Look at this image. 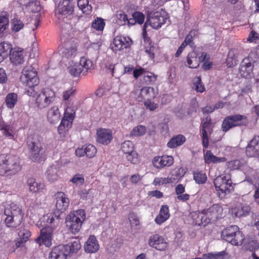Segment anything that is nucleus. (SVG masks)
Masks as SVG:
<instances>
[{
	"mask_svg": "<svg viewBox=\"0 0 259 259\" xmlns=\"http://www.w3.org/2000/svg\"><path fill=\"white\" fill-rule=\"evenodd\" d=\"M247 41L250 43L257 44L259 42V34L254 30L249 33Z\"/></svg>",
	"mask_w": 259,
	"mask_h": 259,
	"instance_id": "63",
	"label": "nucleus"
},
{
	"mask_svg": "<svg viewBox=\"0 0 259 259\" xmlns=\"http://www.w3.org/2000/svg\"><path fill=\"white\" fill-rule=\"evenodd\" d=\"M21 169L19 157L12 154H0V176L15 175Z\"/></svg>",
	"mask_w": 259,
	"mask_h": 259,
	"instance_id": "1",
	"label": "nucleus"
},
{
	"mask_svg": "<svg viewBox=\"0 0 259 259\" xmlns=\"http://www.w3.org/2000/svg\"><path fill=\"white\" fill-rule=\"evenodd\" d=\"M85 216L83 209L73 211L67 215L65 221L66 226L72 234H76L79 232Z\"/></svg>",
	"mask_w": 259,
	"mask_h": 259,
	"instance_id": "3",
	"label": "nucleus"
},
{
	"mask_svg": "<svg viewBox=\"0 0 259 259\" xmlns=\"http://www.w3.org/2000/svg\"><path fill=\"white\" fill-rule=\"evenodd\" d=\"M100 248L98 241L94 235H90L84 245V250L87 253L97 252Z\"/></svg>",
	"mask_w": 259,
	"mask_h": 259,
	"instance_id": "27",
	"label": "nucleus"
},
{
	"mask_svg": "<svg viewBox=\"0 0 259 259\" xmlns=\"http://www.w3.org/2000/svg\"><path fill=\"white\" fill-rule=\"evenodd\" d=\"M73 12L74 5L70 0H60L56 9V14L58 15H70Z\"/></svg>",
	"mask_w": 259,
	"mask_h": 259,
	"instance_id": "17",
	"label": "nucleus"
},
{
	"mask_svg": "<svg viewBox=\"0 0 259 259\" xmlns=\"http://www.w3.org/2000/svg\"><path fill=\"white\" fill-rule=\"evenodd\" d=\"M250 211V208L247 205L240 204L232 208L233 215L235 217H241L248 215Z\"/></svg>",
	"mask_w": 259,
	"mask_h": 259,
	"instance_id": "39",
	"label": "nucleus"
},
{
	"mask_svg": "<svg viewBox=\"0 0 259 259\" xmlns=\"http://www.w3.org/2000/svg\"><path fill=\"white\" fill-rule=\"evenodd\" d=\"M85 153L87 157L91 158L94 157L97 153L96 148L92 144H88L84 146Z\"/></svg>",
	"mask_w": 259,
	"mask_h": 259,
	"instance_id": "58",
	"label": "nucleus"
},
{
	"mask_svg": "<svg viewBox=\"0 0 259 259\" xmlns=\"http://www.w3.org/2000/svg\"><path fill=\"white\" fill-rule=\"evenodd\" d=\"M126 158L127 160L133 164H136L139 162L138 154L136 151L131 153H126Z\"/></svg>",
	"mask_w": 259,
	"mask_h": 259,
	"instance_id": "64",
	"label": "nucleus"
},
{
	"mask_svg": "<svg viewBox=\"0 0 259 259\" xmlns=\"http://www.w3.org/2000/svg\"><path fill=\"white\" fill-rule=\"evenodd\" d=\"M52 236L53 229L48 226L41 229L40 235L35 239V241L39 245L43 244L47 247H50L52 245Z\"/></svg>",
	"mask_w": 259,
	"mask_h": 259,
	"instance_id": "16",
	"label": "nucleus"
},
{
	"mask_svg": "<svg viewBox=\"0 0 259 259\" xmlns=\"http://www.w3.org/2000/svg\"><path fill=\"white\" fill-rule=\"evenodd\" d=\"M193 179L196 183L203 184L206 182L207 177L206 174L203 171H196L193 172Z\"/></svg>",
	"mask_w": 259,
	"mask_h": 259,
	"instance_id": "48",
	"label": "nucleus"
},
{
	"mask_svg": "<svg viewBox=\"0 0 259 259\" xmlns=\"http://www.w3.org/2000/svg\"><path fill=\"white\" fill-rule=\"evenodd\" d=\"M59 168L57 165H51L49 166L46 172V177L48 181L53 182L58 179V172Z\"/></svg>",
	"mask_w": 259,
	"mask_h": 259,
	"instance_id": "35",
	"label": "nucleus"
},
{
	"mask_svg": "<svg viewBox=\"0 0 259 259\" xmlns=\"http://www.w3.org/2000/svg\"><path fill=\"white\" fill-rule=\"evenodd\" d=\"M20 79L27 87L37 86L39 82L37 72L30 66L23 69Z\"/></svg>",
	"mask_w": 259,
	"mask_h": 259,
	"instance_id": "7",
	"label": "nucleus"
},
{
	"mask_svg": "<svg viewBox=\"0 0 259 259\" xmlns=\"http://www.w3.org/2000/svg\"><path fill=\"white\" fill-rule=\"evenodd\" d=\"M211 117L207 115L205 119L201 121V138L202 144L204 148H207L209 145V138L213 131V127L211 123Z\"/></svg>",
	"mask_w": 259,
	"mask_h": 259,
	"instance_id": "9",
	"label": "nucleus"
},
{
	"mask_svg": "<svg viewBox=\"0 0 259 259\" xmlns=\"http://www.w3.org/2000/svg\"><path fill=\"white\" fill-rule=\"evenodd\" d=\"M9 25V15L6 14L0 16V34L3 33L8 28Z\"/></svg>",
	"mask_w": 259,
	"mask_h": 259,
	"instance_id": "53",
	"label": "nucleus"
},
{
	"mask_svg": "<svg viewBox=\"0 0 259 259\" xmlns=\"http://www.w3.org/2000/svg\"><path fill=\"white\" fill-rule=\"evenodd\" d=\"M27 185L29 187V191L34 193L40 192L45 188L44 183L36 182L35 179L32 177L28 178Z\"/></svg>",
	"mask_w": 259,
	"mask_h": 259,
	"instance_id": "30",
	"label": "nucleus"
},
{
	"mask_svg": "<svg viewBox=\"0 0 259 259\" xmlns=\"http://www.w3.org/2000/svg\"><path fill=\"white\" fill-rule=\"evenodd\" d=\"M232 180L229 182H226L224 185H222L220 186L215 187V190L219 195V197L221 198H224L227 194L230 193L231 191V187H232Z\"/></svg>",
	"mask_w": 259,
	"mask_h": 259,
	"instance_id": "41",
	"label": "nucleus"
},
{
	"mask_svg": "<svg viewBox=\"0 0 259 259\" xmlns=\"http://www.w3.org/2000/svg\"><path fill=\"white\" fill-rule=\"evenodd\" d=\"M221 238L233 246H240L245 240V235L237 226L232 225L221 232Z\"/></svg>",
	"mask_w": 259,
	"mask_h": 259,
	"instance_id": "2",
	"label": "nucleus"
},
{
	"mask_svg": "<svg viewBox=\"0 0 259 259\" xmlns=\"http://www.w3.org/2000/svg\"><path fill=\"white\" fill-rule=\"evenodd\" d=\"M157 79V75L155 74L153 72H150L147 70L143 76V81L147 84H153L155 83Z\"/></svg>",
	"mask_w": 259,
	"mask_h": 259,
	"instance_id": "47",
	"label": "nucleus"
},
{
	"mask_svg": "<svg viewBox=\"0 0 259 259\" xmlns=\"http://www.w3.org/2000/svg\"><path fill=\"white\" fill-rule=\"evenodd\" d=\"M18 102V95L15 93H10L7 95L5 103L7 107L12 109L14 108Z\"/></svg>",
	"mask_w": 259,
	"mask_h": 259,
	"instance_id": "43",
	"label": "nucleus"
},
{
	"mask_svg": "<svg viewBox=\"0 0 259 259\" xmlns=\"http://www.w3.org/2000/svg\"><path fill=\"white\" fill-rule=\"evenodd\" d=\"M193 84V89L197 92L203 93L205 91V89L201 81V77L200 76L195 77L192 80Z\"/></svg>",
	"mask_w": 259,
	"mask_h": 259,
	"instance_id": "50",
	"label": "nucleus"
},
{
	"mask_svg": "<svg viewBox=\"0 0 259 259\" xmlns=\"http://www.w3.org/2000/svg\"><path fill=\"white\" fill-rule=\"evenodd\" d=\"M19 238L15 241V245L17 247H19L27 242L31 236V232L29 230L23 229L20 231L18 234Z\"/></svg>",
	"mask_w": 259,
	"mask_h": 259,
	"instance_id": "37",
	"label": "nucleus"
},
{
	"mask_svg": "<svg viewBox=\"0 0 259 259\" xmlns=\"http://www.w3.org/2000/svg\"><path fill=\"white\" fill-rule=\"evenodd\" d=\"M251 53L247 57L243 59L239 67V72L241 76L245 78L249 79L253 77V63L254 61L250 59Z\"/></svg>",
	"mask_w": 259,
	"mask_h": 259,
	"instance_id": "11",
	"label": "nucleus"
},
{
	"mask_svg": "<svg viewBox=\"0 0 259 259\" xmlns=\"http://www.w3.org/2000/svg\"><path fill=\"white\" fill-rule=\"evenodd\" d=\"M68 256L63 245L54 247L49 255V259H67Z\"/></svg>",
	"mask_w": 259,
	"mask_h": 259,
	"instance_id": "25",
	"label": "nucleus"
},
{
	"mask_svg": "<svg viewBox=\"0 0 259 259\" xmlns=\"http://www.w3.org/2000/svg\"><path fill=\"white\" fill-rule=\"evenodd\" d=\"M170 217L169 207L167 205H162L160 209L159 214L155 219V222L158 225H161Z\"/></svg>",
	"mask_w": 259,
	"mask_h": 259,
	"instance_id": "29",
	"label": "nucleus"
},
{
	"mask_svg": "<svg viewBox=\"0 0 259 259\" xmlns=\"http://www.w3.org/2000/svg\"><path fill=\"white\" fill-rule=\"evenodd\" d=\"M24 27V24L21 20L17 18H13L11 21V29L14 32H18Z\"/></svg>",
	"mask_w": 259,
	"mask_h": 259,
	"instance_id": "52",
	"label": "nucleus"
},
{
	"mask_svg": "<svg viewBox=\"0 0 259 259\" xmlns=\"http://www.w3.org/2000/svg\"><path fill=\"white\" fill-rule=\"evenodd\" d=\"M204 161L206 164L218 163L225 162L226 158L223 157H218L214 155L211 151L208 150L204 154Z\"/></svg>",
	"mask_w": 259,
	"mask_h": 259,
	"instance_id": "33",
	"label": "nucleus"
},
{
	"mask_svg": "<svg viewBox=\"0 0 259 259\" xmlns=\"http://www.w3.org/2000/svg\"><path fill=\"white\" fill-rule=\"evenodd\" d=\"M10 59L11 62L16 65L22 64L24 61L23 50L18 49L13 50L11 53Z\"/></svg>",
	"mask_w": 259,
	"mask_h": 259,
	"instance_id": "32",
	"label": "nucleus"
},
{
	"mask_svg": "<svg viewBox=\"0 0 259 259\" xmlns=\"http://www.w3.org/2000/svg\"><path fill=\"white\" fill-rule=\"evenodd\" d=\"M60 117V112L58 107L54 106L48 111L47 120L51 124H55L59 121Z\"/></svg>",
	"mask_w": 259,
	"mask_h": 259,
	"instance_id": "34",
	"label": "nucleus"
},
{
	"mask_svg": "<svg viewBox=\"0 0 259 259\" xmlns=\"http://www.w3.org/2000/svg\"><path fill=\"white\" fill-rule=\"evenodd\" d=\"M76 93L75 89L73 87L70 88V89L64 91L63 93L62 99L63 101L64 102L68 101L69 99H71L72 97H73Z\"/></svg>",
	"mask_w": 259,
	"mask_h": 259,
	"instance_id": "62",
	"label": "nucleus"
},
{
	"mask_svg": "<svg viewBox=\"0 0 259 259\" xmlns=\"http://www.w3.org/2000/svg\"><path fill=\"white\" fill-rule=\"evenodd\" d=\"M246 53V51L243 48H233L228 52L226 59V64L228 67H233L238 63L240 57L243 56Z\"/></svg>",
	"mask_w": 259,
	"mask_h": 259,
	"instance_id": "14",
	"label": "nucleus"
},
{
	"mask_svg": "<svg viewBox=\"0 0 259 259\" xmlns=\"http://www.w3.org/2000/svg\"><path fill=\"white\" fill-rule=\"evenodd\" d=\"M207 55L205 52H202L200 56L198 53L193 50L188 53L187 56L186 65L190 68H197L199 67L200 63L204 60L209 59Z\"/></svg>",
	"mask_w": 259,
	"mask_h": 259,
	"instance_id": "10",
	"label": "nucleus"
},
{
	"mask_svg": "<svg viewBox=\"0 0 259 259\" xmlns=\"http://www.w3.org/2000/svg\"><path fill=\"white\" fill-rule=\"evenodd\" d=\"M75 112L76 111L74 106H67L65 110L61 123L66 127L70 128L72 127L73 121L75 117Z\"/></svg>",
	"mask_w": 259,
	"mask_h": 259,
	"instance_id": "20",
	"label": "nucleus"
},
{
	"mask_svg": "<svg viewBox=\"0 0 259 259\" xmlns=\"http://www.w3.org/2000/svg\"><path fill=\"white\" fill-rule=\"evenodd\" d=\"M231 181V176L230 174H222L217 177L213 181L215 188L224 185L226 182H229Z\"/></svg>",
	"mask_w": 259,
	"mask_h": 259,
	"instance_id": "45",
	"label": "nucleus"
},
{
	"mask_svg": "<svg viewBox=\"0 0 259 259\" xmlns=\"http://www.w3.org/2000/svg\"><path fill=\"white\" fill-rule=\"evenodd\" d=\"M67 70L73 77L78 76L82 71V66L79 64H75L73 66L68 67Z\"/></svg>",
	"mask_w": 259,
	"mask_h": 259,
	"instance_id": "59",
	"label": "nucleus"
},
{
	"mask_svg": "<svg viewBox=\"0 0 259 259\" xmlns=\"http://www.w3.org/2000/svg\"><path fill=\"white\" fill-rule=\"evenodd\" d=\"M132 18L128 20V26H133L136 24H142L145 20V15L141 12L135 11L132 14Z\"/></svg>",
	"mask_w": 259,
	"mask_h": 259,
	"instance_id": "36",
	"label": "nucleus"
},
{
	"mask_svg": "<svg viewBox=\"0 0 259 259\" xmlns=\"http://www.w3.org/2000/svg\"><path fill=\"white\" fill-rule=\"evenodd\" d=\"M13 50L12 46L10 43L3 41L0 43V62L10 56Z\"/></svg>",
	"mask_w": 259,
	"mask_h": 259,
	"instance_id": "31",
	"label": "nucleus"
},
{
	"mask_svg": "<svg viewBox=\"0 0 259 259\" xmlns=\"http://www.w3.org/2000/svg\"><path fill=\"white\" fill-rule=\"evenodd\" d=\"M249 123L246 116L239 114L229 115L224 118L221 125L222 131L226 133L235 127L246 126Z\"/></svg>",
	"mask_w": 259,
	"mask_h": 259,
	"instance_id": "4",
	"label": "nucleus"
},
{
	"mask_svg": "<svg viewBox=\"0 0 259 259\" xmlns=\"http://www.w3.org/2000/svg\"><path fill=\"white\" fill-rule=\"evenodd\" d=\"M146 132V128L143 125H139L135 127L131 132L130 136L134 137H140L143 136Z\"/></svg>",
	"mask_w": 259,
	"mask_h": 259,
	"instance_id": "54",
	"label": "nucleus"
},
{
	"mask_svg": "<svg viewBox=\"0 0 259 259\" xmlns=\"http://www.w3.org/2000/svg\"><path fill=\"white\" fill-rule=\"evenodd\" d=\"M149 245L156 250L164 251L168 247V243L164 237L159 234H154L150 236L148 240Z\"/></svg>",
	"mask_w": 259,
	"mask_h": 259,
	"instance_id": "15",
	"label": "nucleus"
},
{
	"mask_svg": "<svg viewBox=\"0 0 259 259\" xmlns=\"http://www.w3.org/2000/svg\"><path fill=\"white\" fill-rule=\"evenodd\" d=\"M246 154L248 157H259V136H254L246 147Z\"/></svg>",
	"mask_w": 259,
	"mask_h": 259,
	"instance_id": "21",
	"label": "nucleus"
},
{
	"mask_svg": "<svg viewBox=\"0 0 259 259\" xmlns=\"http://www.w3.org/2000/svg\"><path fill=\"white\" fill-rule=\"evenodd\" d=\"M168 18L167 13L161 9L160 11L149 13L146 22H148L153 28L159 29L166 23Z\"/></svg>",
	"mask_w": 259,
	"mask_h": 259,
	"instance_id": "8",
	"label": "nucleus"
},
{
	"mask_svg": "<svg viewBox=\"0 0 259 259\" xmlns=\"http://www.w3.org/2000/svg\"><path fill=\"white\" fill-rule=\"evenodd\" d=\"M128 220L131 227H135L139 229L140 227V221L137 214L135 212H131L129 214Z\"/></svg>",
	"mask_w": 259,
	"mask_h": 259,
	"instance_id": "60",
	"label": "nucleus"
},
{
	"mask_svg": "<svg viewBox=\"0 0 259 259\" xmlns=\"http://www.w3.org/2000/svg\"><path fill=\"white\" fill-rule=\"evenodd\" d=\"M152 163L155 167L161 169L171 166L174 163V158L172 156L168 155L156 156L153 158Z\"/></svg>",
	"mask_w": 259,
	"mask_h": 259,
	"instance_id": "19",
	"label": "nucleus"
},
{
	"mask_svg": "<svg viewBox=\"0 0 259 259\" xmlns=\"http://www.w3.org/2000/svg\"><path fill=\"white\" fill-rule=\"evenodd\" d=\"M132 44L133 41L130 37L119 35L114 38L110 47L113 51L116 52L130 48Z\"/></svg>",
	"mask_w": 259,
	"mask_h": 259,
	"instance_id": "12",
	"label": "nucleus"
},
{
	"mask_svg": "<svg viewBox=\"0 0 259 259\" xmlns=\"http://www.w3.org/2000/svg\"><path fill=\"white\" fill-rule=\"evenodd\" d=\"M157 93L153 88L144 87L141 89L140 95L137 99L139 101H142L143 99L146 101L152 100L156 97Z\"/></svg>",
	"mask_w": 259,
	"mask_h": 259,
	"instance_id": "26",
	"label": "nucleus"
},
{
	"mask_svg": "<svg viewBox=\"0 0 259 259\" xmlns=\"http://www.w3.org/2000/svg\"><path fill=\"white\" fill-rule=\"evenodd\" d=\"M56 98L55 92L48 88L41 90L40 92L37 96L35 104L39 109L47 107L53 103Z\"/></svg>",
	"mask_w": 259,
	"mask_h": 259,
	"instance_id": "6",
	"label": "nucleus"
},
{
	"mask_svg": "<svg viewBox=\"0 0 259 259\" xmlns=\"http://www.w3.org/2000/svg\"><path fill=\"white\" fill-rule=\"evenodd\" d=\"M23 218L17 217H12L11 216H6L5 219V223L8 228L15 229L20 225L22 223Z\"/></svg>",
	"mask_w": 259,
	"mask_h": 259,
	"instance_id": "42",
	"label": "nucleus"
},
{
	"mask_svg": "<svg viewBox=\"0 0 259 259\" xmlns=\"http://www.w3.org/2000/svg\"><path fill=\"white\" fill-rule=\"evenodd\" d=\"M92 27L98 31H102L105 26L104 20L100 17H97L92 23Z\"/></svg>",
	"mask_w": 259,
	"mask_h": 259,
	"instance_id": "51",
	"label": "nucleus"
},
{
	"mask_svg": "<svg viewBox=\"0 0 259 259\" xmlns=\"http://www.w3.org/2000/svg\"><path fill=\"white\" fill-rule=\"evenodd\" d=\"M4 214L15 218H23L24 213L19 205L13 202L8 205L4 209Z\"/></svg>",
	"mask_w": 259,
	"mask_h": 259,
	"instance_id": "23",
	"label": "nucleus"
},
{
	"mask_svg": "<svg viewBox=\"0 0 259 259\" xmlns=\"http://www.w3.org/2000/svg\"><path fill=\"white\" fill-rule=\"evenodd\" d=\"M56 208L61 212L65 211L69 205V200L63 192H58L55 194Z\"/></svg>",
	"mask_w": 259,
	"mask_h": 259,
	"instance_id": "22",
	"label": "nucleus"
},
{
	"mask_svg": "<svg viewBox=\"0 0 259 259\" xmlns=\"http://www.w3.org/2000/svg\"><path fill=\"white\" fill-rule=\"evenodd\" d=\"M186 174L183 167L173 170L170 174L169 179L170 183H177Z\"/></svg>",
	"mask_w": 259,
	"mask_h": 259,
	"instance_id": "40",
	"label": "nucleus"
},
{
	"mask_svg": "<svg viewBox=\"0 0 259 259\" xmlns=\"http://www.w3.org/2000/svg\"><path fill=\"white\" fill-rule=\"evenodd\" d=\"M121 150L125 154L131 153L133 151H135L134 150V145L133 143L128 140L125 141L123 143H122Z\"/></svg>",
	"mask_w": 259,
	"mask_h": 259,
	"instance_id": "57",
	"label": "nucleus"
},
{
	"mask_svg": "<svg viewBox=\"0 0 259 259\" xmlns=\"http://www.w3.org/2000/svg\"><path fill=\"white\" fill-rule=\"evenodd\" d=\"M26 7L32 13L37 12L41 10L40 2L37 0L30 1Z\"/></svg>",
	"mask_w": 259,
	"mask_h": 259,
	"instance_id": "56",
	"label": "nucleus"
},
{
	"mask_svg": "<svg viewBox=\"0 0 259 259\" xmlns=\"http://www.w3.org/2000/svg\"><path fill=\"white\" fill-rule=\"evenodd\" d=\"M77 50V45L75 43L68 41L65 43L62 51L63 57L66 58L74 57L76 54Z\"/></svg>",
	"mask_w": 259,
	"mask_h": 259,
	"instance_id": "28",
	"label": "nucleus"
},
{
	"mask_svg": "<svg viewBox=\"0 0 259 259\" xmlns=\"http://www.w3.org/2000/svg\"><path fill=\"white\" fill-rule=\"evenodd\" d=\"M189 217L190 223L193 225L206 226L209 224L208 222L205 220L207 218L204 209L191 212Z\"/></svg>",
	"mask_w": 259,
	"mask_h": 259,
	"instance_id": "18",
	"label": "nucleus"
},
{
	"mask_svg": "<svg viewBox=\"0 0 259 259\" xmlns=\"http://www.w3.org/2000/svg\"><path fill=\"white\" fill-rule=\"evenodd\" d=\"M39 138L38 135L31 134L27 137L26 140L29 158L34 162L39 161L40 159V152L41 146L39 144Z\"/></svg>",
	"mask_w": 259,
	"mask_h": 259,
	"instance_id": "5",
	"label": "nucleus"
},
{
	"mask_svg": "<svg viewBox=\"0 0 259 259\" xmlns=\"http://www.w3.org/2000/svg\"><path fill=\"white\" fill-rule=\"evenodd\" d=\"M63 245L65 248L68 256L71 255L73 253L77 252L81 248V244L78 240L74 241L67 244Z\"/></svg>",
	"mask_w": 259,
	"mask_h": 259,
	"instance_id": "44",
	"label": "nucleus"
},
{
	"mask_svg": "<svg viewBox=\"0 0 259 259\" xmlns=\"http://www.w3.org/2000/svg\"><path fill=\"white\" fill-rule=\"evenodd\" d=\"M0 130L3 132V134L6 137H10L13 138L14 137L12 134L13 126L10 124L6 123L4 121L0 123Z\"/></svg>",
	"mask_w": 259,
	"mask_h": 259,
	"instance_id": "55",
	"label": "nucleus"
},
{
	"mask_svg": "<svg viewBox=\"0 0 259 259\" xmlns=\"http://www.w3.org/2000/svg\"><path fill=\"white\" fill-rule=\"evenodd\" d=\"M204 210L207 218H205V220H207L209 224L223 217V208L218 204H213Z\"/></svg>",
	"mask_w": 259,
	"mask_h": 259,
	"instance_id": "13",
	"label": "nucleus"
},
{
	"mask_svg": "<svg viewBox=\"0 0 259 259\" xmlns=\"http://www.w3.org/2000/svg\"><path fill=\"white\" fill-rule=\"evenodd\" d=\"M79 65H81L82 70L83 68H85L87 71L91 69L93 66V62L85 57H81Z\"/></svg>",
	"mask_w": 259,
	"mask_h": 259,
	"instance_id": "61",
	"label": "nucleus"
},
{
	"mask_svg": "<svg viewBox=\"0 0 259 259\" xmlns=\"http://www.w3.org/2000/svg\"><path fill=\"white\" fill-rule=\"evenodd\" d=\"M77 6L83 14H90L92 11L91 5H89L88 0H78Z\"/></svg>",
	"mask_w": 259,
	"mask_h": 259,
	"instance_id": "46",
	"label": "nucleus"
},
{
	"mask_svg": "<svg viewBox=\"0 0 259 259\" xmlns=\"http://www.w3.org/2000/svg\"><path fill=\"white\" fill-rule=\"evenodd\" d=\"M245 164V161L243 160L235 159L229 161L227 163V166L229 169L236 170L242 167Z\"/></svg>",
	"mask_w": 259,
	"mask_h": 259,
	"instance_id": "49",
	"label": "nucleus"
},
{
	"mask_svg": "<svg viewBox=\"0 0 259 259\" xmlns=\"http://www.w3.org/2000/svg\"><path fill=\"white\" fill-rule=\"evenodd\" d=\"M112 134L108 129L100 128L97 131V142L103 145H108L112 140Z\"/></svg>",
	"mask_w": 259,
	"mask_h": 259,
	"instance_id": "24",
	"label": "nucleus"
},
{
	"mask_svg": "<svg viewBox=\"0 0 259 259\" xmlns=\"http://www.w3.org/2000/svg\"><path fill=\"white\" fill-rule=\"evenodd\" d=\"M186 141V138L183 135L174 136L167 143V146L169 148H176L183 145Z\"/></svg>",
	"mask_w": 259,
	"mask_h": 259,
	"instance_id": "38",
	"label": "nucleus"
}]
</instances>
